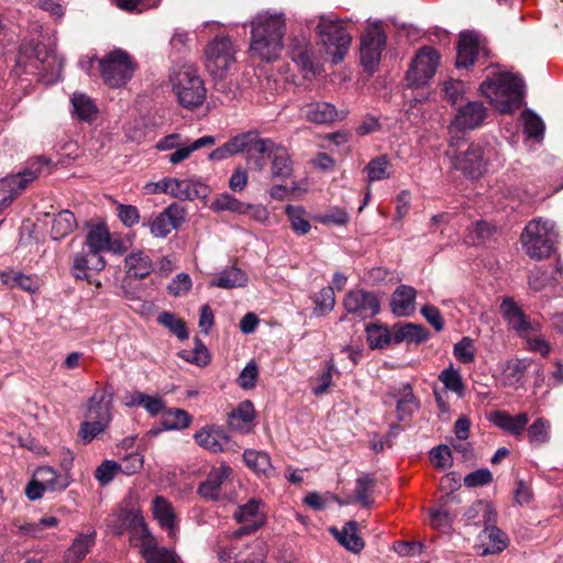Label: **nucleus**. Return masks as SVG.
Masks as SVG:
<instances>
[{
    "instance_id": "1",
    "label": "nucleus",
    "mask_w": 563,
    "mask_h": 563,
    "mask_svg": "<svg viewBox=\"0 0 563 563\" xmlns=\"http://www.w3.org/2000/svg\"><path fill=\"white\" fill-rule=\"evenodd\" d=\"M287 24L284 13L264 12L251 21V43L249 52L261 62L276 60L284 48Z\"/></svg>"
},
{
    "instance_id": "56",
    "label": "nucleus",
    "mask_w": 563,
    "mask_h": 563,
    "mask_svg": "<svg viewBox=\"0 0 563 563\" xmlns=\"http://www.w3.org/2000/svg\"><path fill=\"white\" fill-rule=\"evenodd\" d=\"M531 443L543 444L550 440V422L544 418L536 419L528 428Z\"/></svg>"
},
{
    "instance_id": "36",
    "label": "nucleus",
    "mask_w": 563,
    "mask_h": 563,
    "mask_svg": "<svg viewBox=\"0 0 563 563\" xmlns=\"http://www.w3.org/2000/svg\"><path fill=\"white\" fill-rule=\"evenodd\" d=\"M483 541H488V545L483 548L482 556L496 554L504 551L508 545V538L496 526H486L482 533Z\"/></svg>"
},
{
    "instance_id": "19",
    "label": "nucleus",
    "mask_w": 563,
    "mask_h": 563,
    "mask_svg": "<svg viewBox=\"0 0 563 563\" xmlns=\"http://www.w3.org/2000/svg\"><path fill=\"white\" fill-rule=\"evenodd\" d=\"M261 500L251 499L246 504L239 506L233 517L242 526L233 532V537L254 533L264 525V516L260 512Z\"/></svg>"
},
{
    "instance_id": "47",
    "label": "nucleus",
    "mask_w": 563,
    "mask_h": 563,
    "mask_svg": "<svg viewBox=\"0 0 563 563\" xmlns=\"http://www.w3.org/2000/svg\"><path fill=\"white\" fill-rule=\"evenodd\" d=\"M286 214L288 216V219L290 221L291 229L300 234H307L310 229V222L305 217L306 212L302 207L299 206H287L286 207Z\"/></svg>"
},
{
    "instance_id": "11",
    "label": "nucleus",
    "mask_w": 563,
    "mask_h": 563,
    "mask_svg": "<svg viewBox=\"0 0 563 563\" xmlns=\"http://www.w3.org/2000/svg\"><path fill=\"white\" fill-rule=\"evenodd\" d=\"M440 55L430 46H423L413 58L407 75V86L410 88L423 87L434 76L439 66Z\"/></svg>"
},
{
    "instance_id": "13",
    "label": "nucleus",
    "mask_w": 563,
    "mask_h": 563,
    "mask_svg": "<svg viewBox=\"0 0 563 563\" xmlns=\"http://www.w3.org/2000/svg\"><path fill=\"white\" fill-rule=\"evenodd\" d=\"M386 45V34L378 24L371 25L361 40L360 56L365 70H376L383 49Z\"/></svg>"
},
{
    "instance_id": "14",
    "label": "nucleus",
    "mask_w": 563,
    "mask_h": 563,
    "mask_svg": "<svg viewBox=\"0 0 563 563\" xmlns=\"http://www.w3.org/2000/svg\"><path fill=\"white\" fill-rule=\"evenodd\" d=\"M452 157L453 166L471 178L481 177L487 167L488 159L485 157L484 147L479 144H471L462 154L446 152Z\"/></svg>"
},
{
    "instance_id": "2",
    "label": "nucleus",
    "mask_w": 563,
    "mask_h": 563,
    "mask_svg": "<svg viewBox=\"0 0 563 563\" xmlns=\"http://www.w3.org/2000/svg\"><path fill=\"white\" fill-rule=\"evenodd\" d=\"M523 81L512 74H498L487 78L479 86V91L495 104L501 113H511L523 101Z\"/></svg>"
},
{
    "instance_id": "33",
    "label": "nucleus",
    "mask_w": 563,
    "mask_h": 563,
    "mask_svg": "<svg viewBox=\"0 0 563 563\" xmlns=\"http://www.w3.org/2000/svg\"><path fill=\"white\" fill-rule=\"evenodd\" d=\"M126 274L130 277L143 279L153 271L151 258L142 251L133 252L125 257Z\"/></svg>"
},
{
    "instance_id": "42",
    "label": "nucleus",
    "mask_w": 563,
    "mask_h": 563,
    "mask_svg": "<svg viewBox=\"0 0 563 563\" xmlns=\"http://www.w3.org/2000/svg\"><path fill=\"white\" fill-rule=\"evenodd\" d=\"M245 464L258 474L269 476L273 473V466L269 455L264 451L247 449L243 453Z\"/></svg>"
},
{
    "instance_id": "7",
    "label": "nucleus",
    "mask_w": 563,
    "mask_h": 563,
    "mask_svg": "<svg viewBox=\"0 0 563 563\" xmlns=\"http://www.w3.org/2000/svg\"><path fill=\"white\" fill-rule=\"evenodd\" d=\"M316 33L332 55V62H342L352 42V36L345 31L343 22L332 15H320Z\"/></svg>"
},
{
    "instance_id": "63",
    "label": "nucleus",
    "mask_w": 563,
    "mask_h": 563,
    "mask_svg": "<svg viewBox=\"0 0 563 563\" xmlns=\"http://www.w3.org/2000/svg\"><path fill=\"white\" fill-rule=\"evenodd\" d=\"M430 457L437 468L444 470L452 465L451 450L448 445L441 444L430 451Z\"/></svg>"
},
{
    "instance_id": "51",
    "label": "nucleus",
    "mask_w": 563,
    "mask_h": 563,
    "mask_svg": "<svg viewBox=\"0 0 563 563\" xmlns=\"http://www.w3.org/2000/svg\"><path fill=\"white\" fill-rule=\"evenodd\" d=\"M374 486H375V479L368 473L362 474L356 479L355 499L363 507L371 506L372 501L369 500V494L373 492Z\"/></svg>"
},
{
    "instance_id": "59",
    "label": "nucleus",
    "mask_w": 563,
    "mask_h": 563,
    "mask_svg": "<svg viewBox=\"0 0 563 563\" xmlns=\"http://www.w3.org/2000/svg\"><path fill=\"white\" fill-rule=\"evenodd\" d=\"M180 356L192 364L205 366L209 362V353L207 347L203 345V343L198 339L195 338V346L192 350H185L180 353Z\"/></svg>"
},
{
    "instance_id": "58",
    "label": "nucleus",
    "mask_w": 563,
    "mask_h": 563,
    "mask_svg": "<svg viewBox=\"0 0 563 563\" xmlns=\"http://www.w3.org/2000/svg\"><path fill=\"white\" fill-rule=\"evenodd\" d=\"M389 161L386 156H380L372 159L365 167L367 172L368 181H378L389 177L388 173Z\"/></svg>"
},
{
    "instance_id": "6",
    "label": "nucleus",
    "mask_w": 563,
    "mask_h": 563,
    "mask_svg": "<svg viewBox=\"0 0 563 563\" xmlns=\"http://www.w3.org/2000/svg\"><path fill=\"white\" fill-rule=\"evenodd\" d=\"M555 240L554 224L541 219L531 220L521 234L525 252L534 260L549 257L553 252Z\"/></svg>"
},
{
    "instance_id": "54",
    "label": "nucleus",
    "mask_w": 563,
    "mask_h": 563,
    "mask_svg": "<svg viewBox=\"0 0 563 563\" xmlns=\"http://www.w3.org/2000/svg\"><path fill=\"white\" fill-rule=\"evenodd\" d=\"M314 313L317 316H324L333 310L335 305V296L332 287L322 288L314 296Z\"/></svg>"
},
{
    "instance_id": "21",
    "label": "nucleus",
    "mask_w": 563,
    "mask_h": 563,
    "mask_svg": "<svg viewBox=\"0 0 563 563\" xmlns=\"http://www.w3.org/2000/svg\"><path fill=\"white\" fill-rule=\"evenodd\" d=\"M487 115V109L481 101H470L460 107L452 121L457 131H470L478 128Z\"/></svg>"
},
{
    "instance_id": "8",
    "label": "nucleus",
    "mask_w": 563,
    "mask_h": 563,
    "mask_svg": "<svg viewBox=\"0 0 563 563\" xmlns=\"http://www.w3.org/2000/svg\"><path fill=\"white\" fill-rule=\"evenodd\" d=\"M99 67L104 84L119 88L132 78L135 63L125 51L118 48L100 58Z\"/></svg>"
},
{
    "instance_id": "34",
    "label": "nucleus",
    "mask_w": 563,
    "mask_h": 563,
    "mask_svg": "<svg viewBox=\"0 0 563 563\" xmlns=\"http://www.w3.org/2000/svg\"><path fill=\"white\" fill-rule=\"evenodd\" d=\"M109 235L110 232L104 223L89 224L84 247L97 254H101V252L106 251Z\"/></svg>"
},
{
    "instance_id": "17",
    "label": "nucleus",
    "mask_w": 563,
    "mask_h": 563,
    "mask_svg": "<svg viewBox=\"0 0 563 563\" xmlns=\"http://www.w3.org/2000/svg\"><path fill=\"white\" fill-rule=\"evenodd\" d=\"M162 192H167L181 200H195L208 195V187L201 183L187 179L166 178L156 184Z\"/></svg>"
},
{
    "instance_id": "16",
    "label": "nucleus",
    "mask_w": 563,
    "mask_h": 563,
    "mask_svg": "<svg viewBox=\"0 0 563 563\" xmlns=\"http://www.w3.org/2000/svg\"><path fill=\"white\" fill-rule=\"evenodd\" d=\"M186 210L178 203H172L155 218L148 221L150 232L155 238H165L178 229L185 221Z\"/></svg>"
},
{
    "instance_id": "26",
    "label": "nucleus",
    "mask_w": 563,
    "mask_h": 563,
    "mask_svg": "<svg viewBox=\"0 0 563 563\" xmlns=\"http://www.w3.org/2000/svg\"><path fill=\"white\" fill-rule=\"evenodd\" d=\"M232 468L229 465H220L212 468L207 478L198 486V494L209 500H219L222 485L229 479Z\"/></svg>"
},
{
    "instance_id": "31",
    "label": "nucleus",
    "mask_w": 563,
    "mask_h": 563,
    "mask_svg": "<svg viewBox=\"0 0 563 563\" xmlns=\"http://www.w3.org/2000/svg\"><path fill=\"white\" fill-rule=\"evenodd\" d=\"M417 291L408 285H400L391 296V310L398 317L409 316L415 310Z\"/></svg>"
},
{
    "instance_id": "27",
    "label": "nucleus",
    "mask_w": 563,
    "mask_h": 563,
    "mask_svg": "<svg viewBox=\"0 0 563 563\" xmlns=\"http://www.w3.org/2000/svg\"><path fill=\"white\" fill-rule=\"evenodd\" d=\"M479 52L478 34L471 31L462 32L456 46V67L468 68L474 64Z\"/></svg>"
},
{
    "instance_id": "15",
    "label": "nucleus",
    "mask_w": 563,
    "mask_h": 563,
    "mask_svg": "<svg viewBox=\"0 0 563 563\" xmlns=\"http://www.w3.org/2000/svg\"><path fill=\"white\" fill-rule=\"evenodd\" d=\"M347 313L361 320L373 318L379 312V300L374 292L364 289L349 291L343 300Z\"/></svg>"
},
{
    "instance_id": "52",
    "label": "nucleus",
    "mask_w": 563,
    "mask_h": 563,
    "mask_svg": "<svg viewBox=\"0 0 563 563\" xmlns=\"http://www.w3.org/2000/svg\"><path fill=\"white\" fill-rule=\"evenodd\" d=\"M157 321L159 324L169 329L179 340L188 338V331L185 321L177 318L174 313L164 311L159 313Z\"/></svg>"
},
{
    "instance_id": "61",
    "label": "nucleus",
    "mask_w": 563,
    "mask_h": 563,
    "mask_svg": "<svg viewBox=\"0 0 563 563\" xmlns=\"http://www.w3.org/2000/svg\"><path fill=\"white\" fill-rule=\"evenodd\" d=\"M107 427V424H102L100 422L85 420L80 424L78 435L81 441L87 444L90 443L100 433H102Z\"/></svg>"
},
{
    "instance_id": "57",
    "label": "nucleus",
    "mask_w": 563,
    "mask_h": 563,
    "mask_svg": "<svg viewBox=\"0 0 563 563\" xmlns=\"http://www.w3.org/2000/svg\"><path fill=\"white\" fill-rule=\"evenodd\" d=\"M525 133L529 137L539 139L543 136L544 123L542 119L530 110L522 113Z\"/></svg>"
},
{
    "instance_id": "20",
    "label": "nucleus",
    "mask_w": 563,
    "mask_h": 563,
    "mask_svg": "<svg viewBox=\"0 0 563 563\" xmlns=\"http://www.w3.org/2000/svg\"><path fill=\"white\" fill-rule=\"evenodd\" d=\"M210 209L214 212L230 211L238 214L250 213L256 220H264L267 217V211L264 207L242 202L228 192L218 195L212 200Z\"/></svg>"
},
{
    "instance_id": "3",
    "label": "nucleus",
    "mask_w": 563,
    "mask_h": 563,
    "mask_svg": "<svg viewBox=\"0 0 563 563\" xmlns=\"http://www.w3.org/2000/svg\"><path fill=\"white\" fill-rule=\"evenodd\" d=\"M271 159V174L273 178L286 179L292 174V162L288 151L271 139L260 137L255 131L249 166L251 169L262 172L265 159Z\"/></svg>"
},
{
    "instance_id": "60",
    "label": "nucleus",
    "mask_w": 563,
    "mask_h": 563,
    "mask_svg": "<svg viewBox=\"0 0 563 563\" xmlns=\"http://www.w3.org/2000/svg\"><path fill=\"white\" fill-rule=\"evenodd\" d=\"M453 354L461 363H472L475 360L474 341L470 336H464L454 345Z\"/></svg>"
},
{
    "instance_id": "38",
    "label": "nucleus",
    "mask_w": 563,
    "mask_h": 563,
    "mask_svg": "<svg viewBox=\"0 0 563 563\" xmlns=\"http://www.w3.org/2000/svg\"><path fill=\"white\" fill-rule=\"evenodd\" d=\"M246 274L242 269L235 266H231L220 272L218 277L210 282V286L231 289L235 287H242L246 284Z\"/></svg>"
},
{
    "instance_id": "48",
    "label": "nucleus",
    "mask_w": 563,
    "mask_h": 563,
    "mask_svg": "<svg viewBox=\"0 0 563 563\" xmlns=\"http://www.w3.org/2000/svg\"><path fill=\"white\" fill-rule=\"evenodd\" d=\"M496 232V228L486 221H476L467 228L466 238L473 244L484 243Z\"/></svg>"
},
{
    "instance_id": "30",
    "label": "nucleus",
    "mask_w": 563,
    "mask_h": 563,
    "mask_svg": "<svg viewBox=\"0 0 563 563\" xmlns=\"http://www.w3.org/2000/svg\"><path fill=\"white\" fill-rule=\"evenodd\" d=\"M195 440L203 449L218 453L224 450L229 435L221 427L210 426L196 432Z\"/></svg>"
},
{
    "instance_id": "28",
    "label": "nucleus",
    "mask_w": 563,
    "mask_h": 563,
    "mask_svg": "<svg viewBox=\"0 0 563 563\" xmlns=\"http://www.w3.org/2000/svg\"><path fill=\"white\" fill-rule=\"evenodd\" d=\"M132 537L139 540L140 553L146 560L158 547L154 536L150 532L147 525L141 514L134 512L129 522Z\"/></svg>"
},
{
    "instance_id": "46",
    "label": "nucleus",
    "mask_w": 563,
    "mask_h": 563,
    "mask_svg": "<svg viewBox=\"0 0 563 563\" xmlns=\"http://www.w3.org/2000/svg\"><path fill=\"white\" fill-rule=\"evenodd\" d=\"M418 401L413 396L412 388L406 384L400 390V398L397 401L398 420L402 421L418 408Z\"/></svg>"
},
{
    "instance_id": "39",
    "label": "nucleus",
    "mask_w": 563,
    "mask_h": 563,
    "mask_svg": "<svg viewBox=\"0 0 563 563\" xmlns=\"http://www.w3.org/2000/svg\"><path fill=\"white\" fill-rule=\"evenodd\" d=\"M428 336L429 332L423 325L407 323L394 328L393 341L395 343L402 341L420 343L426 341Z\"/></svg>"
},
{
    "instance_id": "25",
    "label": "nucleus",
    "mask_w": 563,
    "mask_h": 563,
    "mask_svg": "<svg viewBox=\"0 0 563 563\" xmlns=\"http://www.w3.org/2000/svg\"><path fill=\"white\" fill-rule=\"evenodd\" d=\"M112 396L107 390H96L88 400L86 420L109 426L111 420Z\"/></svg>"
},
{
    "instance_id": "10",
    "label": "nucleus",
    "mask_w": 563,
    "mask_h": 563,
    "mask_svg": "<svg viewBox=\"0 0 563 563\" xmlns=\"http://www.w3.org/2000/svg\"><path fill=\"white\" fill-rule=\"evenodd\" d=\"M20 58L35 59L42 65V70L49 75L48 81L58 80L62 77L64 59L55 49L46 44L30 41L20 46Z\"/></svg>"
},
{
    "instance_id": "29",
    "label": "nucleus",
    "mask_w": 563,
    "mask_h": 563,
    "mask_svg": "<svg viewBox=\"0 0 563 563\" xmlns=\"http://www.w3.org/2000/svg\"><path fill=\"white\" fill-rule=\"evenodd\" d=\"M489 421L503 431L516 438H520L527 428L529 416L526 412L510 416L507 411L496 410L490 413Z\"/></svg>"
},
{
    "instance_id": "44",
    "label": "nucleus",
    "mask_w": 563,
    "mask_h": 563,
    "mask_svg": "<svg viewBox=\"0 0 563 563\" xmlns=\"http://www.w3.org/2000/svg\"><path fill=\"white\" fill-rule=\"evenodd\" d=\"M339 542L344 545L349 551L354 553L360 552L364 548V541L357 534V523L349 521L341 532L336 533Z\"/></svg>"
},
{
    "instance_id": "55",
    "label": "nucleus",
    "mask_w": 563,
    "mask_h": 563,
    "mask_svg": "<svg viewBox=\"0 0 563 563\" xmlns=\"http://www.w3.org/2000/svg\"><path fill=\"white\" fill-rule=\"evenodd\" d=\"M431 526L439 530H446L451 527L453 517L446 503H440L437 507L429 510Z\"/></svg>"
},
{
    "instance_id": "9",
    "label": "nucleus",
    "mask_w": 563,
    "mask_h": 563,
    "mask_svg": "<svg viewBox=\"0 0 563 563\" xmlns=\"http://www.w3.org/2000/svg\"><path fill=\"white\" fill-rule=\"evenodd\" d=\"M238 48L228 36H217L208 43L205 49L206 67L218 78H222L235 63Z\"/></svg>"
},
{
    "instance_id": "18",
    "label": "nucleus",
    "mask_w": 563,
    "mask_h": 563,
    "mask_svg": "<svg viewBox=\"0 0 563 563\" xmlns=\"http://www.w3.org/2000/svg\"><path fill=\"white\" fill-rule=\"evenodd\" d=\"M106 267V260L101 254L85 247L73 256L70 272L76 279L90 282L92 273H100Z\"/></svg>"
},
{
    "instance_id": "43",
    "label": "nucleus",
    "mask_w": 563,
    "mask_h": 563,
    "mask_svg": "<svg viewBox=\"0 0 563 563\" xmlns=\"http://www.w3.org/2000/svg\"><path fill=\"white\" fill-rule=\"evenodd\" d=\"M216 143V139L211 135H205L187 146L176 147V151L167 156L168 162L172 164H178L190 156L191 153L206 146H211Z\"/></svg>"
},
{
    "instance_id": "64",
    "label": "nucleus",
    "mask_w": 563,
    "mask_h": 563,
    "mask_svg": "<svg viewBox=\"0 0 563 563\" xmlns=\"http://www.w3.org/2000/svg\"><path fill=\"white\" fill-rule=\"evenodd\" d=\"M4 283L11 285V287H18L29 292H34L37 289L36 283L33 278L22 273L8 274Z\"/></svg>"
},
{
    "instance_id": "45",
    "label": "nucleus",
    "mask_w": 563,
    "mask_h": 563,
    "mask_svg": "<svg viewBox=\"0 0 563 563\" xmlns=\"http://www.w3.org/2000/svg\"><path fill=\"white\" fill-rule=\"evenodd\" d=\"M190 415L184 409H170L164 412L162 424L167 430H181L189 427Z\"/></svg>"
},
{
    "instance_id": "37",
    "label": "nucleus",
    "mask_w": 563,
    "mask_h": 563,
    "mask_svg": "<svg viewBox=\"0 0 563 563\" xmlns=\"http://www.w3.org/2000/svg\"><path fill=\"white\" fill-rule=\"evenodd\" d=\"M58 519L53 516L43 517L37 522L21 523L19 520L12 523L14 532L21 537L40 538L45 528L56 527Z\"/></svg>"
},
{
    "instance_id": "40",
    "label": "nucleus",
    "mask_w": 563,
    "mask_h": 563,
    "mask_svg": "<svg viewBox=\"0 0 563 563\" xmlns=\"http://www.w3.org/2000/svg\"><path fill=\"white\" fill-rule=\"evenodd\" d=\"M76 225L75 214L69 210H63L55 214L53 219L51 236L53 240H62L70 234Z\"/></svg>"
},
{
    "instance_id": "49",
    "label": "nucleus",
    "mask_w": 563,
    "mask_h": 563,
    "mask_svg": "<svg viewBox=\"0 0 563 563\" xmlns=\"http://www.w3.org/2000/svg\"><path fill=\"white\" fill-rule=\"evenodd\" d=\"M71 102L74 106V111L79 119L84 121H90L96 115L97 108L91 101V99L88 98L86 95L74 93Z\"/></svg>"
},
{
    "instance_id": "5",
    "label": "nucleus",
    "mask_w": 563,
    "mask_h": 563,
    "mask_svg": "<svg viewBox=\"0 0 563 563\" xmlns=\"http://www.w3.org/2000/svg\"><path fill=\"white\" fill-rule=\"evenodd\" d=\"M173 90L179 103L186 109L200 107L205 100L207 90L203 81L191 65H184L174 71L170 77Z\"/></svg>"
},
{
    "instance_id": "62",
    "label": "nucleus",
    "mask_w": 563,
    "mask_h": 563,
    "mask_svg": "<svg viewBox=\"0 0 563 563\" xmlns=\"http://www.w3.org/2000/svg\"><path fill=\"white\" fill-rule=\"evenodd\" d=\"M191 286L190 276L187 273H179L173 278L167 289L170 295L179 297L186 295L191 289Z\"/></svg>"
},
{
    "instance_id": "24",
    "label": "nucleus",
    "mask_w": 563,
    "mask_h": 563,
    "mask_svg": "<svg viewBox=\"0 0 563 563\" xmlns=\"http://www.w3.org/2000/svg\"><path fill=\"white\" fill-rule=\"evenodd\" d=\"M301 114L307 121L312 123L327 124L344 119L347 112L344 110L338 111L332 103L318 101L302 107Z\"/></svg>"
},
{
    "instance_id": "4",
    "label": "nucleus",
    "mask_w": 563,
    "mask_h": 563,
    "mask_svg": "<svg viewBox=\"0 0 563 563\" xmlns=\"http://www.w3.org/2000/svg\"><path fill=\"white\" fill-rule=\"evenodd\" d=\"M500 312L509 327L526 340L530 351L540 353L542 356L549 354L550 344L539 334L540 323L530 321L512 298H504Z\"/></svg>"
},
{
    "instance_id": "53",
    "label": "nucleus",
    "mask_w": 563,
    "mask_h": 563,
    "mask_svg": "<svg viewBox=\"0 0 563 563\" xmlns=\"http://www.w3.org/2000/svg\"><path fill=\"white\" fill-rule=\"evenodd\" d=\"M95 544V534H79L68 549V558H74L76 562L81 561Z\"/></svg>"
},
{
    "instance_id": "32",
    "label": "nucleus",
    "mask_w": 563,
    "mask_h": 563,
    "mask_svg": "<svg viewBox=\"0 0 563 563\" xmlns=\"http://www.w3.org/2000/svg\"><path fill=\"white\" fill-rule=\"evenodd\" d=\"M153 515L159 526L168 531L170 537L175 536L176 515L172 504L162 496H156L153 500Z\"/></svg>"
},
{
    "instance_id": "41",
    "label": "nucleus",
    "mask_w": 563,
    "mask_h": 563,
    "mask_svg": "<svg viewBox=\"0 0 563 563\" xmlns=\"http://www.w3.org/2000/svg\"><path fill=\"white\" fill-rule=\"evenodd\" d=\"M254 415L253 404L245 400L228 415V423L233 430L247 431V429H245V424L250 423L254 419Z\"/></svg>"
},
{
    "instance_id": "50",
    "label": "nucleus",
    "mask_w": 563,
    "mask_h": 563,
    "mask_svg": "<svg viewBox=\"0 0 563 563\" xmlns=\"http://www.w3.org/2000/svg\"><path fill=\"white\" fill-rule=\"evenodd\" d=\"M439 379L443 383L446 390L455 393L460 398L464 396L465 386L462 377L452 366L443 369L439 375Z\"/></svg>"
},
{
    "instance_id": "22",
    "label": "nucleus",
    "mask_w": 563,
    "mask_h": 563,
    "mask_svg": "<svg viewBox=\"0 0 563 563\" xmlns=\"http://www.w3.org/2000/svg\"><path fill=\"white\" fill-rule=\"evenodd\" d=\"M289 52L291 59L305 73V77L314 76L317 74L312 47L309 38L305 34L291 37Z\"/></svg>"
},
{
    "instance_id": "23",
    "label": "nucleus",
    "mask_w": 563,
    "mask_h": 563,
    "mask_svg": "<svg viewBox=\"0 0 563 563\" xmlns=\"http://www.w3.org/2000/svg\"><path fill=\"white\" fill-rule=\"evenodd\" d=\"M254 133H255V131H247V132L235 135L234 137L230 139L228 142H225L222 146L213 150L209 154V159L222 161L230 156L245 152L247 155V163H249L251 152H252Z\"/></svg>"
},
{
    "instance_id": "12",
    "label": "nucleus",
    "mask_w": 563,
    "mask_h": 563,
    "mask_svg": "<svg viewBox=\"0 0 563 563\" xmlns=\"http://www.w3.org/2000/svg\"><path fill=\"white\" fill-rule=\"evenodd\" d=\"M46 163L45 159L38 158L35 169L27 168L16 175L0 179V214L31 181L38 177L41 167Z\"/></svg>"
},
{
    "instance_id": "35",
    "label": "nucleus",
    "mask_w": 563,
    "mask_h": 563,
    "mask_svg": "<svg viewBox=\"0 0 563 563\" xmlns=\"http://www.w3.org/2000/svg\"><path fill=\"white\" fill-rule=\"evenodd\" d=\"M34 477L49 492L64 490L69 485L68 476L56 474L51 466L37 467Z\"/></svg>"
}]
</instances>
